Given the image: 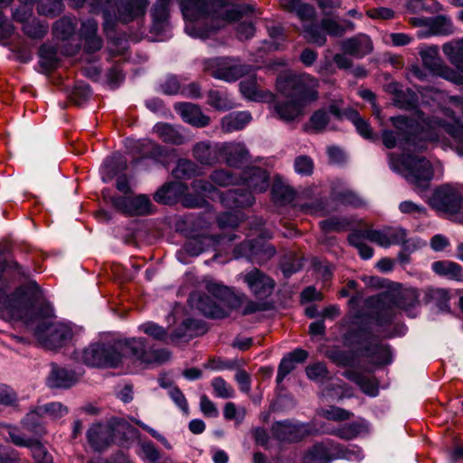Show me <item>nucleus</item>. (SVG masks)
<instances>
[{
  "label": "nucleus",
  "mask_w": 463,
  "mask_h": 463,
  "mask_svg": "<svg viewBox=\"0 0 463 463\" xmlns=\"http://www.w3.org/2000/svg\"><path fill=\"white\" fill-rule=\"evenodd\" d=\"M329 122V116L325 110H317L313 113L309 119V128L315 132L322 131Z\"/></svg>",
  "instance_id": "obj_60"
},
{
  "label": "nucleus",
  "mask_w": 463,
  "mask_h": 463,
  "mask_svg": "<svg viewBox=\"0 0 463 463\" xmlns=\"http://www.w3.org/2000/svg\"><path fill=\"white\" fill-rule=\"evenodd\" d=\"M181 9L186 33L198 38L207 37L240 16L234 7L208 0H182Z\"/></svg>",
  "instance_id": "obj_1"
},
{
  "label": "nucleus",
  "mask_w": 463,
  "mask_h": 463,
  "mask_svg": "<svg viewBox=\"0 0 463 463\" xmlns=\"http://www.w3.org/2000/svg\"><path fill=\"white\" fill-rule=\"evenodd\" d=\"M276 250L275 248L270 244H263L260 248L253 245L250 241H244L237 246L234 250V257H248V258H258L260 262L266 261L274 256Z\"/></svg>",
  "instance_id": "obj_22"
},
{
  "label": "nucleus",
  "mask_w": 463,
  "mask_h": 463,
  "mask_svg": "<svg viewBox=\"0 0 463 463\" xmlns=\"http://www.w3.org/2000/svg\"><path fill=\"white\" fill-rule=\"evenodd\" d=\"M153 30L160 32L167 24L168 18V0H157L152 10Z\"/></svg>",
  "instance_id": "obj_41"
},
{
  "label": "nucleus",
  "mask_w": 463,
  "mask_h": 463,
  "mask_svg": "<svg viewBox=\"0 0 463 463\" xmlns=\"http://www.w3.org/2000/svg\"><path fill=\"white\" fill-rule=\"evenodd\" d=\"M307 356V352L303 349H296L288 354L279 364L277 373V382L279 383H281L284 378L295 369L296 364L303 363Z\"/></svg>",
  "instance_id": "obj_26"
},
{
  "label": "nucleus",
  "mask_w": 463,
  "mask_h": 463,
  "mask_svg": "<svg viewBox=\"0 0 463 463\" xmlns=\"http://www.w3.org/2000/svg\"><path fill=\"white\" fill-rule=\"evenodd\" d=\"M321 27L329 35L339 37L347 31H353L354 29V24L346 20L336 22L335 20L326 18L322 20Z\"/></svg>",
  "instance_id": "obj_42"
},
{
  "label": "nucleus",
  "mask_w": 463,
  "mask_h": 463,
  "mask_svg": "<svg viewBox=\"0 0 463 463\" xmlns=\"http://www.w3.org/2000/svg\"><path fill=\"white\" fill-rule=\"evenodd\" d=\"M365 430V425L360 422H352L343 425L341 428L335 429L329 433L337 436L343 439H352L357 437Z\"/></svg>",
  "instance_id": "obj_47"
},
{
  "label": "nucleus",
  "mask_w": 463,
  "mask_h": 463,
  "mask_svg": "<svg viewBox=\"0 0 463 463\" xmlns=\"http://www.w3.org/2000/svg\"><path fill=\"white\" fill-rule=\"evenodd\" d=\"M209 178L210 181L194 180L192 184L193 190L203 197L220 198L221 202L227 207H237L234 204V196L228 195L229 191L223 195L215 187H226L240 184V179L236 175L230 170L216 169L211 173Z\"/></svg>",
  "instance_id": "obj_7"
},
{
  "label": "nucleus",
  "mask_w": 463,
  "mask_h": 463,
  "mask_svg": "<svg viewBox=\"0 0 463 463\" xmlns=\"http://www.w3.org/2000/svg\"><path fill=\"white\" fill-rule=\"evenodd\" d=\"M139 330H141L146 335L153 337L156 340L164 341L167 333L165 329L153 322H146L139 326Z\"/></svg>",
  "instance_id": "obj_58"
},
{
  "label": "nucleus",
  "mask_w": 463,
  "mask_h": 463,
  "mask_svg": "<svg viewBox=\"0 0 463 463\" xmlns=\"http://www.w3.org/2000/svg\"><path fill=\"white\" fill-rule=\"evenodd\" d=\"M429 203L439 212L456 213L463 204V187L452 184L441 185L434 191Z\"/></svg>",
  "instance_id": "obj_12"
},
{
  "label": "nucleus",
  "mask_w": 463,
  "mask_h": 463,
  "mask_svg": "<svg viewBox=\"0 0 463 463\" xmlns=\"http://www.w3.org/2000/svg\"><path fill=\"white\" fill-rule=\"evenodd\" d=\"M420 55L423 65L432 73L442 64V61L439 57V49L436 46H429L420 51Z\"/></svg>",
  "instance_id": "obj_44"
},
{
  "label": "nucleus",
  "mask_w": 463,
  "mask_h": 463,
  "mask_svg": "<svg viewBox=\"0 0 463 463\" xmlns=\"http://www.w3.org/2000/svg\"><path fill=\"white\" fill-rule=\"evenodd\" d=\"M412 23L416 25H429L432 34L448 35L454 32L451 20L444 15L437 16L432 20L414 18Z\"/></svg>",
  "instance_id": "obj_27"
},
{
  "label": "nucleus",
  "mask_w": 463,
  "mask_h": 463,
  "mask_svg": "<svg viewBox=\"0 0 463 463\" xmlns=\"http://www.w3.org/2000/svg\"><path fill=\"white\" fill-rule=\"evenodd\" d=\"M44 416L42 411L41 406H36L32 409L23 419L22 425L28 431L41 435L44 432L43 423Z\"/></svg>",
  "instance_id": "obj_38"
},
{
  "label": "nucleus",
  "mask_w": 463,
  "mask_h": 463,
  "mask_svg": "<svg viewBox=\"0 0 463 463\" xmlns=\"http://www.w3.org/2000/svg\"><path fill=\"white\" fill-rule=\"evenodd\" d=\"M212 386L215 395L220 398H231L234 394L232 387L221 377L214 378L212 382Z\"/></svg>",
  "instance_id": "obj_61"
},
{
  "label": "nucleus",
  "mask_w": 463,
  "mask_h": 463,
  "mask_svg": "<svg viewBox=\"0 0 463 463\" xmlns=\"http://www.w3.org/2000/svg\"><path fill=\"white\" fill-rule=\"evenodd\" d=\"M363 237L370 241H373L382 247H389L390 241H388V228L383 230H364Z\"/></svg>",
  "instance_id": "obj_51"
},
{
  "label": "nucleus",
  "mask_w": 463,
  "mask_h": 463,
  "mask_svg": "<svg viewBox=\"0 0 463 463\" xmlns=\"http://www.w3.org/2000/svg\"><path fill=\"white\" fill-rule=\"evenodd\" d=\"M392 169L402 175L415 190L423 191L429 187L433 177V168L429 160L414 156H390Z\"/></svg>",
  "instance_id": "obj_5"
},
{
  "label": "nucleus",
  "mask_w": 463,
  "mask_h": 463,
  "mask_svg": "<svg viewBox=\"0 0 463 463\" xmlns=\"http://www.w3.org/2000/svg\"><path fill=\"white\" fill-rule=\"evenodd\" d=\"M122 343V348L119 352L123 355L130 354L142 363L149 362V354L146 350V341L144 338H132L128 340H119Z\"/></svg>",
  "instance_id": "obj_30"
},
{
  "label": "nucleus",
  "mask_w": 463,
  "mask_h": 463,
  "mask_svg": "<svg viewBox=\"0 0 463 463\" xmlns=\"http://www.w3.org/2000/svg\"><path fill=\"white\" fill-rule=\"evenodd\" d=\"M306 372L307 377L313 381L320 382L327 377V370L323 363H316L308 365Z\"/></svg>",
  "instance_id": "obj_64"
},
{
  "label": "nucleus",
  "mask_w": 463,
  "mask_h": 463,
  "mask_svg": "<svg viewBox=\"0 0 463 463\" xmlns=\"http://www.w3.org/2000/svg\"><path fill=\"white\" fill-rule=\"evenodd\" d=\"M347 377L359 385L364 393L373 397L378 394V386L373 379L358 373H348Z\"/></svg>",
  "instance_id": "obj_45"
},
{
  "label": "nucleus",
  "mask_w": 463,
  "mask_h": 463,
  "mask_svg": "<svg viewBox=\"0 0 463 463\" xmlns=\"http://www.w3.org/2000/svg\"><path fill=\"white\" fill-rule=\"evenodd\" d=\"M363 240H365L363 237V232H354L348 237L350 244L358 250L360 256L364 260H369L373 257V250L364 243Z\"/></svg>",
  "instance_id": "obj_49"
},
{
  "label": "nucleus",
  "mask_w": 463,
  "mask_h": 463,
  "mask_svg": "<svg viewBox=\"0 0 463 463\" xmlns=\"http://www.w3.org/2000/svg\"><path fill=\"white\" fill-rule=\"evenodd\" d=\"M433 271L449 279L463 281V269L461 266L450 260H439L432 263Z\"/></svg>",
  "instance_id": "obj_33"
},
{
  "label": "nucleus",
  "mask_w": 463,
  "mask_h": 463,
  "mask_svg": "<svg viewBox=\"0 0 463 463\" xmlns=\"http://www.w3.org/2000/svg\"><path fill=\"white\" fill-rule=\"evenodd\" d=\"M175 111L182 119L196 128H203L210 124V118L204 115L200 107L193 103H178L175 106Z\"/></svg>",
  "instance_id": "obj_20"
},
{
  "label": "nucleus",
  "mask_w": 463,
  "mask_h": 463,
  "mask_svg": "<svg viewBox=\"0 0 463 463\" xmlns=\"http://www.w3.org/2000/svg\"><path fill=\"white\" fill-rule=\"evenodd\" d=\"M115 431H123L124 436L134 438L137 430L123 419H118L111 425L93 424L88 430L87 438L90 447L97 450L106 449L114 439Z\"/></svg>",
  "instance_id": "obj_9"
},
{
  "label": "nucleus",
  "mask_w": 463,
  "mask_h": 463,
  "mask_svg": "<svg viewBox=\"0 0 463 463\" xmlns=\"http://www.w3.org/2000/svg\"><path fill=\"white\" fill-rule=\"evenodd\" d=\"M237 279L242 280L249 291L259 299H265L269 297L276 285L272 278L256 268L240 273Z\"/></svg>",
  "instance_id": "obj_13"
},
{
  "label": "nucleus",
  "mask_w": 463,
  "mask_h": 463,
  "mask_svg": "<svg viewBox=\"0 0 463 463\" xmlns=\"http://www.w3.org/2000/svg\"><path fill=\"white\" fill-rule=\"evenodd\" d=\"M77 380L78 375L74 372L65 368L52 366L48 383L51 387L67 388L75 383Z\"/></svg>",
  "instance_id": "obj_32"
},
{
  "label": "nucleus",
  "mask_w": 463,
  "mask_h": 463,
  "mask_svg": "<svg viewBox=\"0 0 463 463\" xmlns=\"http://www.w3.org/2000/svg\"><path fill=\"white\" fill-rule=\"evenodd\" d=\"M272 431L279 439L298 441L309 435L311 428L308 424L286 420L274 424Z\"/></svg>",
  "instance_id": "obj_18"
},
{
  "label": "nucleus",
  "mask_w": 463,
  "mask_h": 463,
  "mask_svg": "<svg viewBox=\"0 0 463 463\" xmlns=\"http://www.w3.org/2000/svg\"><path fill=\"white\" fill-rule=\"evenodd\" d=\"M246 415L244 407H237L233 402H227L223 408V417L228 420H235L241 423Z\"/></svg>",
  "instance_id": "obj_59"
},
{
  "label": "nucleus",
  "mask_w": 463,
  "mask_h": 463,
  "mask_svg": "<svg viewBox=\"0 0 463 463\" xmlns=\"http://www.w3.org/2000/svg\"><path fill=\"white\" fill-rule=\"evenodd\" d=\"M222 146H238L235 151L222 150V156L225 159L228 165L237 167L248 161L249 151L242 143H222Z\"/></svg>",
  "instance_id": "obj_35"
},
{
  "label": "nucleus",
  "mask_w": 463,
  "mask_h": 463,
  "mask_svg": "<svg viewBox=\"0 0 463 463\" xmlns=\"http://www.w3.org/2000/svg\"><path fill=\"white\" fill-rule=\"evenodd\" d=\"M40 406L43 413L44 420L47 418L56 420L68 413L67 408L60 402H50Z\"/></svg>",
  "instance_id": "obj_55"
},
{
  "label": "nucleus",
  "mask_w": 463,
  "mask_h": 463,
  "mask_svg": "<svg viewBox=\"0 0 463 463\" xmlns=\"http://www.w3.org/2000/svg\"><path fill=\"white\" fill-rule=\"evenodd\" d=\"M204 332L203 326L198 320L187 318L171 335L172 340L192 338Z\"/></svg>",
  "instance_id": "obj_36"
},
{
  "label": "nucleus",
  "mask_w": 463,
  "mask_h": 463,
  "mask_svg": "<svg viewBox=\"0 0 463 463\" xmlns=\"http://www.w3.org/2000/svg\"><path fill=\"white\" fill-rule=\"evenodd\" d=\"M370 303L378 305L379 323L385 324L392 320L394 316V307L408 311L411 307L419 303V293L417 289L404 288L396 294H383L377 298H372Z\"/></svg>",
  "instance_id": "obj_8"
},
{
  "label": "nucleus",
  "mask_w": 463,
  "mask_h": 463,
  "mask_svg": "<svg viewBox=\"0 0 463 463\" xmlns=\"http://www.w3.org/2000/svg\"><path fill=\"white\" fill-rule=\"evenodd\" d=\"M294 12H296L298 17L303 22L305 38L317 45H324L326 42V37L325 33L320 31L318 26L313 23L316 17L315 9L311 5L299 2L298 6Z\"/></svg>",
  "instance_id": "obj_14"
},
{
  "label": "nucleus",
  "mask_w": 463,
  "mask_h": 463,
  "mask_svg": "<svg viewBox=\"0 0 463 463\" xmlns=\"http://www.w3.org/2000/svg\"><path fill=\"white\" fill-rule=\"evenodd\" d=\"M427 301L434 302L439 308L447 307L449 293L443 288H428L425 292Z\"/></svg>",
  "instance_id": "obj_54"
},
{
  "label": "nucleus",
  "mask_w": 463,
  "mask_h": 463,
  "mask_svg": "<svg viewBox=\"0 0 463 463\" xmlns=\"http://www.w3.org/2000/svg\"><path fill=\"white\" fill-rule=\"evenodd\" d=\"M173 173L174 175L177 178H191L193 176L201 175V170L193 161L188 159H181L178 161Z\"/></svg>",
  "instance_id": "obj_46"
},
{
  "label": "nucleus",
  "mask_w": 463,
  "mask_h": 463,
  "mask_svg": "<svg viewBox=\"0 0 463 463\" xmlns=\"http://www.w3.org/2000/svg\"><path fill=\"white\" fill-rule=\"evenodd\" d=\"M148 5V0H131L122 2L118 7V19L128 23L137 17L143 16Z\"/></svg>",
  "instance_id": "obj_25"
},
{
  "label": "nucleus",
  "mask_w": 463,
  "mask_h": 463,
  "mask_svg": "<svg viewBox=\"0 0 463 463\" xmlns=\"http://www.w3.org/2000/svg\"><path fill=\"white\" fill-rule=\"evenodd\" d=\"M319 81L314 76L285 73L278 77L276 89L285 98H296L307 107L318 99Z\"/></svg>",
  "instance_id": "obj_4"
},
{
  "label": "nucleus",
  "mask_w": 463,
  "mask_h": 463,
  "mask_svg": "<svg viewBox=\"0 0 463 463\" xmlns=\"http://www.w3.org/2000/svg\"><path fill=\"white\" fill-rule=\"evenodd\" d=\"M111 203L116 209L128 215H145L151 213V202L144 194L136 197H113Z\"/></svg>",
  "instance_id": "obj_17"
},
{
  "label": "nucleus",
  "mask_w": 463,
  "mask_h": 463,
  "mask_svg": "<svg viewBox=\"0 0 463 463\" xmlns=\"http://www.w3.org/2000/svg\"><path fill=\"white\" fill-rule=\"evenodd\" d=\"M366 355L377 364H389L392 360L388 345L380 343L377 339H371L365 346Z\"/></svg>",
  "instance_id": "obj_31"
},
{
  "label": "nucleus",
  "mask_w": 463,
  "mask_h": 463,
  "mask_svg": "<svg viewBox=\"0 0 463 463\" xmlns=\"http://www.w3.org/2000/svg\"><path fill=\"white\" fill-rule=\"evenodd\" d=\"M238 146H222V144L212 145L208 141H201L193 147L194 159L202 165H213L219 162L222 156V150L235 151Z\"/></svg>",
  "instance_id": "obj_16"
},
{
  "label": "nucleus",
  "mask_w": 463,
  "mask_h": 463,
  "mask_svg": "<svg viewBox=\"0 0 463 463\" xmlns=\"http://www.w3.org/2000/svg\"><path fill=\"white\" fill-rule=\"evenodd\" d=\"M295 171L301 175H310L313 173L314 163L307 156H299L295 159Z\"/></svg>",
  "instance_id": "obj_63"
},
{
  "label": "nucleus",
  "mask_w": 463,
  "mask_h": 463,
  "mask_svg": "<svg viewBox=\"0 0 463 463\" xmlns=\"http://www.w3.org/2000/svg\"><path fill=\"white\" fill-rule=\"evenodd\" d=\"M388 241L392 244H402L405 251L412 252L422 247L425 242L416 237L408 238L407 232L402 227H388Z\"/></svg>",
  "instance_id": "obj_24"
},
{
  "label": "nucleus",
  "mask_w": 463,
  "mask_h": 463,
  "mask_svg": "<svg viewBox=\"0 0 463 463\" xmlns=\"http://www.w3.org/2000/svg\"><path fill=\"white\" fill-rule=\"evenodd\" d=\"M212 241L209 237L194 238L188 241L184 247V251L191 256H198Z\"/></svg>",
  "instance_id": "obj_52"
},
{
  "label": "nucleus",
  "mask_w": 463,
  "mask_h": 463,
  "mask_svg": "<svg viewBox=\"0 0 463 463\" xmlns=\"http://www.w3.org/2000/svg\"><path fill=\"white\" fill-rule=\"evenodd\" d=\"M444 54L458 70L463 71V39L453 40L442 46Z\"/></svg>",
  "instance_id": "obj_37"
},
{
  "label": "nucleus",
  "mask_w": 463,
  "mask_h": 463,
  "mask_svg": "<svg viewBox=\"0 0 463 463\" xmlns=\"http://www.w3.org/2000/svg\"><path fill=\"white\" fill-rule=\"evenodd\" d=\"M208 103L210 106L222 111L232 109L235 106L234 101L228 93L218 90L209 91Z\"/></svg>",
  "instance_id": "obj_43"
},
{
  "label": "nucleus",
  "mask_w": 463,
  "mask_h": 463,
  "mask_svg": "<svg viewBox=\"0 0 463 463\" xmlns=\"http://www.w3.org/2000/svg\"><path fill=\"white\" fill-rule=\"evenodd\" d=\"M204 69L213 78L230 82L249 74L252 67L226 57L208 60Z\"/></svg>",
  "instance_id": "obj_11"
},
{
  "label": "nucleus",
  "mask_w": 463,
  "mask_h": 463,
  "mask_svg": "<svg viewBox=\"0 0 463 463\" xmlns=\"http://www.w3.org/2000/svg\"><path fill=\"white\" fill-rule=\"evenodd\" d=\"M272 197L282 203H289L294 199V191L288 185L278 183L272 186Z\"/></svg>",
  "instance_id": "obj_53"
},
{
  "label": "nucleus",
  "mask_w": 463,
  "mask_h": 463,
  "mask_svg": "<svg viewBox=\"0 0 463 463\" xmlns=\"http://www.w3.org/2000/svg\"><path fill=\"white\" fill-rule=\"evenodd\" d=\"M242 183L250 189V192L237 189L230 190L228 194V195L234 196V204L238 207L252 205L255 201L252 194L265 192L269 186L268 173L258 167L245 171Z\"/></svg>",
  "instance_id": "obj_10"
},
{
  "label": "nucleus",
  "mask_w": 463,
  "mask_h": 463,
  "mask_svg": "<svg viewBox=\"0 0 463 463\" xmlns=\"http://www.w3.org/2000/svg\"><path fill=\"white\" fill-rule=\"evenodd\" d=\"M153 130L165 143L182 145L185 142L181 132L167 123H157L154 126Z\"/></svg>",
  "instance_id": "obj_34"
},
{
  "label": "nucleus",
  "mask_w": 463,
  "mask_h": 463,
  "mask_svg": "<svg viewBox=\"0 0 463 463\" xmlns=\"http://www.w3.org/2000/svg\"><path fill=\"white\" fill-rule=\"evenodd\" d=\"M332 453L334 459L335 458H344L347 460H361L363 458V454L360 449H355L354 448H345L339 444H336L333 441Z\"/></svg>",
  "instance_id": "obj_48"
},
{
  "label": "nucleus",
  "mask_w": 463,
  "mask_h": 463,
  "mask_svg": "<svg viewBox=\"0 0 463 463\" xmlns=\"http://www.w3.org/2000/svg\"><path fill=\"white\" fill-rule=\"evenodd\" d=\"M40 64L45 70H52L57 64L55 52L52 48L43 46L40 49Z\"/></svg>",
  "instance_id": "obj_62"
},
{
  "label": "nucleus",
  "mask_w": 463,
  "mask_h": 463,
  "mask_svg": "<svg viewBox=\"0 0 463 463\" xmlns=\"http://www.w3.org/2000/svg\"><path fill=\"white\" fill-rule=\"evenodd\" d=\"M0 434L6 441L12 442L17 447L26 448L32 444V439L25 438L20 430L13 425L0 424Z\"/></svg>",
  "instance_id": "obj_40"
},
{
  "label": "nucleus",
  "mask_w": 463,
  "mask_h": 463,
  "mask_svg": "<svg viewBox=\"0 0 463 463\" xmlns=\"http://www.w3.org/2000/svg\"><path fill=\"white\" fill-rule=\"evenodd\" d=\"M333 441L328 439L316 444L304 457L303 463H329L334 459Z\"/></svg>",
  "instance_id": "obj_28"
},
{
  "label": "nucleus",
  "mask_w": 463,
  "mask_h": 463,
  "mask_svg": "<svg viewBox=\"0 0 463 463\" xmlns=\"http://www.w3.org/2000/svg\"><path fill=\"white\" fill-rule=\"evenodd\" d=\"M240 90L241 95L249 100L269 102L274 99L273 93L262 89L254 75H250L241 81Z\"/></svg>",
  "instance_id": "obj_19"
},
{
  "label": "nucleus",
  "mask_w": 463,
  "mask_h": 463,
  "mask_svg": "<svg viewBox=\"0 0 463 463\" xmlns=\"http://www.w3.org/2000/svg\"><path fill=\"white\" fill-rule=\"evenodd\" d=\"M388 88L394 94L393 101L398 108L410 109L415 106L417 98L414 92L402 90L398 83H392Z\"/></svg>",
  "instance_id": "obj_39"
},
{
  "label": "nucleus",
  "mask_w": 463,
  "mask_h": 463,
  "mask_svg": "<svg viewBox=\"0 0 463 463\" xmlns=\"http://www.w3.org/2000/svg\"><path fill=\"white\" fill-rule=\"evenodd\" d=\"M206 293L193 292L189 300L204 316L212 318H223L229 316L232 310V301L233 294L232 290L222 283L213 279L204 280Z\"/></svg>",
  "instance_id": "obj_2"
},
{
  "label": "nucleus",
  "mask_w": 463,
  "mask_h": 463,
  "mask_svg": "<svg viewBox=\"0 0 463 463\" xmlns=\"http://www.w3.org/2000/svg\"><path fill=\"white\" fill-rule=\"evenodd\" d=\"M252 119L249 111H236L224 116L222 118V129L231 133L244 128Z\"/></svg>",
  "instance_id": "obj_29"
},
{
  "label": "nucleus",
  "mask_w": 463,
  "mask_h": 463,
  "mask_svg": "<svg viewBox=\"0 0 463 463\" xmlns=\"http://www.w3.org/2000/svg\"><path fill=\"white\" fill-rule=\"evenodd\" d=\"M433 74L453 83L463 84V71L460 70L455 71L443 62L438 67V69H436V71Z\"/></svg>",
  "instance_id": "obj_50"
},
{
  "label": "nucleus",
  "mask_w": 463,
  "mask_h": 463,
  "mask_svg": "<svg viewBox=\"0 0 463 463\" xmlns=\"http://www.w3.org/2000/svg\"><path fill=\"white\" fill-rule=\"evenodd\" d=\"M177 185L176 183L164 184L156 192L154 199L160 203H170L174 200Z\"/></svg>",
  "instance_id": "obj_56"
},
{
  "label": "nucleus",
  "mask_w": 463,
  "mask_h": 463,
  "mask_svg": "<svg viewBox=\"0 0 463 463\" xmlns=\"http://www.w3.org/2000/svg\"><path fill=\"white\" fill-rule=\"evenodd\" d=\"M391 121L397 129V132L391 130L383 132V143L387 148L395 147L398 141L403 138L408 142L413 141L414 138L411 135L413 130L412 120L408 119V118L404 116H398L391 118Z\"/></svg>",
  "instance_id": "obj_15"
},
{
  "label": "nucleus",
  "mask_w": 463,
  "mask_h": 463,
  "mask_svg": "<svg viewBox=\"0 0 463 463\" xmlns=\"http://www.w3.org/2000/svg\"><path fill=\"white\" fill-rule=\"evenodd\" d=\"M341 49L346 54L362 58L373 50L371 39L365 34H358L354 37L342 41Z\"/></svg>",
  "instance_id": "obj_23"
},
{
  "label": "nucleus",
  "mask_w": 463,
  "mask_h": 463,
  "mask_svg": "<svg viewBox=\"0 0 463 463\" xmlns=\"http://www.w3.org/2000/svg\"><path fill=\"white\" fill-rule=\"evenodd\" d=\"M19 317L32 327L37 339L47 348H57L71 337V329L68 326L51 321L52 310L49 307H45L43 313L33 317L27 314H21Z\"/></svg>",
  "instance_id": "obj_3"
},
{
  "label": "nucleus",
  "mask_w": 463,
  "mask_h": 463,
  "mask_svg": "<svg viewBox=\"0 0 463 463\" xmlns=\"http://www.w3.org/2000/svg\"><path fill=\"white\" fill-rule=\"evenodd\" d=\"M32 450L33 458L37 463H52V457L47 449L37 440L32 439L31 446H27Z\"/></svg>",
  "instance_id": "obj_57"
},
{
  "label": "nucleus",
  "mask_w": 463,
  "mask_h": 463,
  "mask_svg": "<svg viewBox=\"0 0 463 463\" xmlns=\"http://www.w3.org/2000/svg\"><path fill=\"white\" fill-rule=\"evenodd\" d=\"M122 343L116 339L99 341L90 344L88 347L76 352V359L92 367H117L122 362L119 349Z\"/></svg>",
  "instance_id": "obj_6"
},
{
  "label": "nucleus",
  "mask_w": 463,
  "mask_h": 463,
  "mask_svg": "<svg viewBox=\"0 0 463 463\" xmlns=\"http://www.w3.org/2000/svg\"><path fill=\"white\" fill-rule=\"evenodd\" d=\"M305 106L296 98H286L274 104V111L278 118L285 122H291L304 114Z\"/></svg>",
  "instance_id": "obj_21"
}]
</instances>
